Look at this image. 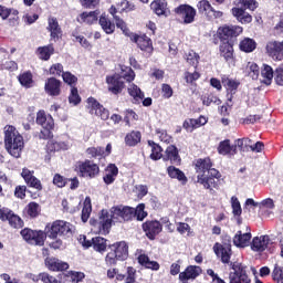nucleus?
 <instances>
[{
	"mask_svg": "<svg viewBox=\"0 0 283 283\" xmlns=\"http://www.w3.org/2000/svg\"><path fill=\"white\" fill-rule=\"evenodd\" d=\"M134 218V208L127 206H115L111 208V213L107 210H102L98 220H91L99 229L102 235H107L112 229V222H129Z\"/></svg>",
	"mask_w": 283,
	"mask_h": 283,
	"instance_id": "1",
	"label": "nucleus"
},
{
	"mask_svg": "<svg viewBox=\"0 0 283 283\" xmlns=\"http://www.w3.org/2000/svg\"><path fill=\"white\" fill-rule=\"evenodd\" d=\"M195 169L197 174V182L202 185L205 189H213L218 187L220 178V171L213 168V163L210 158L198 159L195 164Z\"/></svg>",
	"mask_w": 283,
	"mask_h": 283,
	"instance_id": "2",
	"label": "nucleus"
},
{
	"mask_svg": "<svg viewBox=\"0 0 283 283\" xmlns=\"http://www.w3.org/2000/svg\"><path fill=\"white\" fill-rule=\"evenodd\" d=\"M4 147L13 158H21L24 147L23 136L14 126L4 127Z\"/></svg>",
	"mask_w": 283,
	"mask_h": 283,
	"instance_id": "3",
	"label": "nucleus"
},
{
	"mask_svg": "<svg viewBox=\"0 0 283 283\" xmlns=\"http://www.w3.org/2000/svg\"><path fill=\"white\" fill-rule=\"evenodd\" d=\"M258 8V1L255 0H239V7L232 8V15L237 18L239 23H251L253 17L247 13V10H255Z\"/></svg>",
	"mask_w": 283,
	"mask_h": 283,
	"instance_id": "4",
	"label": "nucleus"
},
{
	"mask_svg": "<svg viewBox=\"0 0 283 283\" xmlns=\"http://www.w3.org/2000/svg\"><path fill=\"white\" fill-rule=\"evenodd\" d=\"M74 171H76L80 178H96L98 174H101V167H98L95 163L90 159L84 161H76L74 166Z\"/></svg>",
	"mask_w": 283,
	"mask_h": 283,
	"instance_id": "5",
	"label": "nucleus"
},
{
	"mask_svg": "<svg viewBox=\"0 0 283 283\" xmlns=\"http://www.w3.org/2000/svg\"><path fill=\"white\" fill-rule=\"evenodd\" d=\"M36 124L42 127L40 138L43 140L52 138V129H54V118H52V115H45V111L38 112Z\"/></svg>",
	"mask_w": 283,
	"mask_h": 283,
	"instance_id": "6",
	"label": "nucleus"
},
{
	"mask_svg": "<svg viewBox=\"0 0 283 283\" xmlns=\"http://www.w3.org/2000/svg\"><path fill=\"white\" fill-rule=\"evenodd\" d=\"M71 234V223L64 220H56L46 232V238H50V240H56L57 237H70Z\"/></svg>",
	"mask_w": 283,
	"mask_h": 283,
	"instance_id": "7",
	"label": "nucleus"
},
{
	"mask_svg": "<svg viewBox=\"0 0 283 283\" xmlns=\"http://www.w3.org/2000/svg\"><path fill=\"white\" fill-rule=\"evenodd\" d=\"M21 235L28 244H33L34 247H43L45 244V239L48 238V234L45 232L39 230H32L29 228H24L21 230Z\"/></svg>",
	"mask_w": 283,
	"mask_h": 283,
	"instance_id": "8",
	"label": "nucleus"
},
{
	"mask_svg": "<svg viewBox=\"0 0 283 283\" xmlns=\"http://www.w3.org/2000/svg\"><path fill=\"white\" fill-rule=\"evenodd\" d=\"M233 272L229 273V283H251V279L249 274H247V266L242 265V263H230Z\"/></svg>",
	"mask_w": 283,
	"mask_h": 283,
	"instance_id": "9",
	"label": "nucleus"
},
{
	"mask_svg": "<svg viewBox=\"0 0 283 283\" xmlns=\"http://www.w3.org/2000/svg\"><path fill=\"white\" fill-rule=\"evenodd\" d=\"M176 17L182 19L186 25L196 21V9L189 4H180L174 9Z\"/></svg>",
	"mask_w": 283,
	"mask_h": 283,
	"instance_id": "10",
	"label": "nucleus"
},
{
	"mask_svg": "<svg viewBox=\"0 0 283 283\" xmlns=\"http://www.w3.org/2000/svg\"><path fill=\"white\" fill-rule=\"evenodd\" d=\"M87 109L92 116H97L102 120H107L109 118V111L101 105L94 97L87 98Z\"/></svg>",
	"mask_w": 283,
	"mask_h": 283,
	"instance_id": "11",
	"label": "nucleus"
},
{
	"mask_svg": "<svg viewBox=\"0 0 283 283\" xmlns=\"http://www.w3.org/2000/svg\"><path fill=\"white\" fill-rule=\"evenodd\" d=\"M106 84L108 85V92H111V94L118 95L125 90V82H123V77L118 73L107 75Z\"/></svg>",
	"mask_w": 283,
	"mask_h": 283,
	"instance_id": "12",
	"label": "nucleus"
},
{
	"mask_svg": "<svg viewBox=\"0 0 283 283\" xmlns=\"http://www.w3.org/2000/svg\"><path fill=\"white\" fill-rule=\"evenodd\" d=\"M0 220H2V221L8 220L10 227H13V229L23 228V220L20 219L19 216L12 213V210H10L8 208L0 209Z\"/></svg>",
	"mask_w": 283,
	"mask_h": 283,
	"instance_id": "13",
	"label": "nucleus"
},
{
	"mask_svg": "<svg viewBox=\"0 0 283 283\" xmlns=\"http://www.w3.org/2000/svg\"><path fill=\"white\" fill-rule=\"evenodd\" d=\"M132 41L138 45L142 52H145L147 56H151V52H154V45L149 36L147 35H136L134 34Z\"/></svg>",
	"mask_w": 283,
	"mask_h": 283,
	"instance_id": "14",
	"label": "nucleus"
},
{
	"mask_svg": "<svg viewBox=\"0 0 283 283\" xmlns=\"http://www.w3.org/2000/svg\"><path fill=\"white\" fill-rule=\"evenodd\" d=\"M213 251L223 264H229L231 262V255H233V252L231 251L230 244L216 243L213 245Z\"/></svg>",
	"mask_w": 283,
	"mask_h": 283,
	"instance_id": "15",
	"label": "nucleus"
},
{
	"mask_svg": "<svg viewBox=\"0 0 283 283\" xmlns=\"http://www.w3.org/2000/svg\"><path fill=\"white\" fill-rule=\"evenodd\" d=\"M143 231L149 240H156V235L163 232V224L159 221H146L143 223Z\"/></svg>",
	"mask_w": 283,
	"mask_h": 283,
	"instance_id": "16",
	"label": "nucleus"
},
{
	"mask_svg": "<svg viewBox=\"0 0 283 283\" xmlns=\"http://www.w3.org/2000/svg\"><path fill=\"white\" fill-rule=\"evenodd\" d=\"M46 30L51 34V41H59V39H62L63 36V30L61 29V25L59 24V20L54 17H50L48 19V27Z\"/></svg>",
	"mask_w": 283,
	"mask_h": 283,
	"instance_id": "17",
	"label": "nucleus"
},
{
	"mask_svg": "<svg viewBox=\"0 0 283 283\" xmlns=\"http://www.w3.org/2000/svg\"><path fill=\"white\" fill-rule=\"evenodd\" d=\"M220 39L227 41V39H232L233 36H240L242 34L243 29L240 25H226L221 27L218 30Z\"/></svg>",
	"mask_w": 283,
	"mask_h": 283,
	"instance_id": "18",
	"label": "nucleus"
},
{
	"mask_svg": "<svg viewBox=\"0 0 283 283\" xmlns=\"http://www.w3.org/2000/svg\"><path fill=\"white\" fill-rule=\"evenodd\" d=\"M202 273V269L198 265H190L184 272L179 273V280L182 283L189 282V280H196Z\"/></svg>",
	"mask_w": 283,
	"mask_h": 283,
	"instance_id": "19",
	"label": "nucleus"
},
{
	"mask_svg": "<svg viewBox=\"0 0 283 283\" xmlns=\"http://www.w3.org/2000/svg\"><path fill=\"white\" fill-rule=\"evenodd\" d=\"M111 250L117 254L118 260L122 262L129 258V245H127V242L125 241H119L112 244Z\"/></svg>",
	"mask_w": 283,
	"mask_h": 283,
	"instance_id": "20",
	"label": "nucleus"
},
{
	"mask_svg": "<svg viewBox=\"0 0 283 283\" xmlns=\"http://www.w3.org/2000/svg\"><path fill=\"white\" fill-rule=\"evenodd\" d=\"M44 92L49 94V96H60L61 95V81L56 80V77H50L46 80L44 85Z\"/></svg>",
	"mask_w": 283,
	"mask_h": 283,
	"instance_id": "21",
	"label": "nucleus"
},
{
	"mask_svg": "<svg viewBox=\"0 0 283 283\" xmlns=\"http://www.w3.org/2000/svg\"><path fill=\"white\" fill-rule=\"evenodd\" d=\"M270 242L271 238L269 235L255 237L252 240L251 249L252 251H258L259 253H262L263 251H266Z\"/></svg>",
	"mask_w": 283,
	"mask_h": 283,
	"instance_id": "22",
	"label": "nucleus"
},
{
	"mask_svg": "<svg viewBox=\"0 0 283 283\" xmlns=\"http://www.w3.org/2000/svg\"><path fill=\"white\" fill-rule=\"evenodd\" d=\"M218 154L221 156H235V154H238V146L231 145V140L224 139L219 143Z\"/></svg>",
	"mask_w": 283,
	"mask_h": 283,
	"instance_id": "23",
	"label": "nucleus"
},
{
	"mask_svg": "<svg viewBox=\"0 0 283 283\" xmlns=\"http://www.w3.org/2000/svg\"><path fill=\"white\" fill-rule=\"evenodd\" d=\"M45 265L50 271H67L70 269L67 262H63L56 258H46Z\"/></svg>",
	"mask_w": 283,
	"mask_h": 283,
	"instance_id": "24",
	"label": "nucleus"
},
{
	"mask_svg": "<svg viewBox=\"0 0 283 283\" xmlns=\"http://www.w3.org/2000/svg\"><path fill=\"white\" fill-rule=\"evenodd\" d=\"M165 161L170 160L171 165H180V155L178 154V148L175 145H169L166 148L165 155L163 157Z\"/></svg>",
	"mask_w": 283,
	"mask_h": 283,
	"instance_id": "25",
	"label": "nucleus"
},
{
	"mask_svg": "<svg viewBox=\"0 0 283 283\" xmlns=\"http://www.w3.org/2000/svg\"><path fill=\"white\" fill-rule=\"evenodd\" d=\"M150 10H153L157 17H167V14H169V8H167L165 0H154L150 3Z\"/></svg>",
	"mask_w": 283,
	"mask_h": 283,
	"instance_id": "26",
	"label": "nucleus"
},
{
	"mask_svg": "<svg viewBox=\"0 0 283 283\" xmlns=\"http://www.w3.org/2000/svg\"><path fill=\"white\" fill-rule=\"evenodd\" d=\"M98 14H101V11L98 10L83 12L77 18V23H86V25H93V23H96V21H98Z\"/></svg>",
	"mask_w": 283,
	"mask_h": 283,
	"instance_id": "27",
	"label": "nucleus"
},
{
	"mask_svg": "<svg viewBox=\"0 0 283 283\" xmlns=\"http://www.w3.org/2000/svg\"><path fill=\"white\" fill-rule=\"evenodd\" d=\"M118 176V167L114 164H109L105 169L103 181L105 185H114L116 177Z\"/></svg>",
	"mask_w": 283,
	"mask_h": 283,
	"instance_id": "28",
	"label": "nucleus"
},
{
	"mask_svg": "<svg viewBox=\"0 0 283 283\" xmlns=\"http://www.w3.org/2000/svg\"><path fill=\"white\" fill-rule=\"evenodd\" d=\"M273 67L269 64H263V67L261 69V76H260V83H263L264 85H271L273 83Z\"/></svg>",
	"mask_w": 283,
	"mask_h": 283,
	"instance_id": "29",
	"label": "nucleus"
},
{
	"mask_svg": "<svg viewBox=\"0 0 283 283\" xmlns=\"http://www.w3.org/2000/svg\"><path fill=\"white\" fill-rule=\"evenodd\" d=\"M249 242H251V232L242 233V231H238L233 238V244L241 249L249 247Z\"/></svg>",
	"mask_w": 283,
	"mask_h": 283,
	"instance_id": "30",
	"label": "nucleus"
},
{
	"mask_svg": "<svg viewBox=\"0 0 283 283\" xmlns=\"http://www.w3.org/2000/svg\"><path fill=\"white\" fill-rule=\"evenodd\" d=\"M167 174L169 178H172L174 180H178L179 182H181V185H185L186 182H188V179L185 172L179 168H176L175 166H169L167 168Z\"/></svg>",
	"mask_w": 283,
	"mask_h": 283,
	"instance_id": "31",
	"label": "nucleus"
},
{
	"mask_svg": "<svg viewBox=\"0 0 283 283\" xmlns=\"http://www.w3.org/2000/svg\"><path fill=\"white\" fill-rule=\"evenodd\" d=\"M221 83L229 94H235V92H238V87H240V82L230 78L227 75H222Z\"/></svg>",
	"mask_w": 283,
	"mask_h": 283,
	"instance_id": "32",
	"label": "nucleus"
},
{
	"mask_svg": "<svg viewBox=\"0 0 283 283\" xmlns=\"http://www.w3.org/2000/svg\"><path fill=\"white\" fill-rule=\"evenodd\" d=\"M138 263L145 269H150V271H158L160 269V264L156 261L149 260L147 254H140L138 256Z\"/></svg>",
	"mask_w": 283,
	"mask_h": 283,
	"instance_id": "33",
	"label": "nucleus"
},
{
	"mask_svg": "<svg viewBox=\"0 0 283 283\" xmlns=\"http://www.w3.org/2000/svg\"><path fill=\"white\" fill-rule=\"evenodd\" d=\"M99 25L106 34H114V30H116V24L105 15L99 17Z\"/></svg>",
	"mask_w": 283,
	"mask_h": 283,
	"instance_id": "34",
	"label": "nucleus"
},
{
	"mask_svg": "<svg viewBox=\"0 0 283 283\" xmlns=\"http://www.w3.org/2000/svg\"><path fill=\"white\" fill-rule=\"evenodd\" d=\"M220 54L226 61H233V45L229 42H223L219 46Z\"/></svg>",
	"mask_w": 283,
	"mask_h": 283,
	"instance_id": "35",
	"label": "nucleus"
},
{
	"mask_svg": "<svg viewBox=\"0 0 283 283\" xmlns=\"http://www.w3.org/2000/svg\"><path fill=\"white\" fill-rule=\"evenodd\" d=\"M128 94L132 96L135 103H140L145 98V93L136 84H130L128 87Z\"/></svg>",
	"mask_w": 283,
	"mask_h": 283,
	"instance_id": "36",
	"label": "nucleus"
},
{
	"mask_svg": "<svg viewBox=\"0 0 283 283\" xmlns=\"http://www.w3.org/2000/svg\"><path fill=\"white\" fill-rule=\"evenodd\" d=\"M67 149V144L65 142H54L49 140L46 144V151L48 154H54V151H65Z\"/></svg>",
	"mask_w": 283,
	"mask_h": 283,
	"instance_id": "37",
	"label": "nucleus"
},
{
	"mask_svg": "<svg viewBox=\"0 0 283 283\" xmlns=\"http://www.w3.org/2000/svg\"><path fill=\"white\" fill-rule=\"evenodd\" d=\"M93 249L97 253H105L107 251V239L103 237L93 238Z\"/></svg>",
	"mask_w": 283,
	"mask_h": 283,
	"instance_id": "38",
	"label": "nucleus"
},
{
	"mask_svg": "<svg viewBox=\"0 0 283 283\" xmlns=\"http://www.w3.org/2000/svg\"><path fill=\"white\" fill-rule=\"evenodd\" d=\"M140 138H142L140 132L133 130L125 136V143L128 147H136V145L140 143Z\"/></svg>",
	"mask_w": 283,
	"mask_h": 283,
	"instance_id": "39",
	"label": "nucleus"
},
{
	"mask_svg": "<svg viewBox=\"0 0 283 283\" xmlns=\"http://www.w3.org/2000/svg\"><path fill=\"white\" fill-rule=\"evenodd\" d=\"M38 54L42 61H50V56L54 54V45L49 44L46 46H40L38 49Z\"/></svg>",
	"mask_w": 283,
	"mask_h": 283,
	"instance_id": "40",
	"label": "nucleus"
},
{
	"mask_svg": "<svg viewBox=\"0 0 283 283\" xmlns=\"http://www.w3.org/2000/svg\"><path fill=\"white\" fill-rule=\"evenodd\" d=\"M92 214V199L86 197L84 200V206L82 209V221L87 222L90 220V216Z\"/></svg>",
	"mask_w": 283,
	"mask_h": 283,
	"instance_id": "41",
	"label": "nucleus"
},
{
	"mask_svg": "<svg viewBox=\"0 0 283 283\" xmlns=\"http://www.w3.org/2000/svg\"><path fill=\"white\" fill-rule=\"evenodd\" d=\"M231 207H232V213L234 218H238V222L240 224L241 222L240 216H242V206L240 205V200L238 199V197L233 196L231 198Z\"/></svg>",
	"mask_w": 283,
	"mask_h": 283,
	"instance_id": "42",
	"label": "nucleus"
},
{
	"mask_svg": "<svg viewBox=\"0 0 283 283\" xmlns=\"http://www.w3.org/2000/svg\"><path fill=\"white\" fill-rule=\"evenodd\" d=\"M149 147H151V154L150 158L151 160H160L163 157V147L160 145L154 143V142H148Z\"/></svg>",
	"mask_w": 283,
	"mask_h": 283,
	"instance_id": "43",
	"label": "nucleus"
},
{
	"mask_svg": "<svg viewBox=\"0 0 283 283\" xmlns=\"http://www.w3.org/2000/svg\"><path fill=\"white\" fill-rule=\"evenodd\" d=\"M255 46L256 44L251 38H245L240 42V45H239L240 50L247 53L253 52V50H255Z\"/></svg>",
	"mask_w": 283,
	"mask_h": 283,
	"instance_id": "44",
	"label": "nucleus"
},
{
	"mask_svg": "<svg viewBox=\"0 0 283 283\" xmlns=\"http://www.w3.org/2000/svg\"><path fill=\"white\" fill-rule=\"evenodd\" d=\"M19 82L22 85V87H32L34 81L32 80V73L31 72H24L19 75Z\"/></svg>",
	"mask_w": 283,
	"mask_h": 283,
	"instance_id": "45",
	"label": "nucleus"
},
{
	"mask_svg": "<svg viewBox=\"0 0 283 283\" xmlns=\"http://www.w3.org/2000/svg\"><path fill=\"white\" fill-rule=\"evenodd\" d=\"M197 8L199 10V13L205 14L206 17H209L211 10L213 9V7H211V3H209V1L207 0L199 1Z\"/></svg>",
	"mask_w": 283,
	"mask_h": 283,
	"instance_id": "46",
	"label": "nucleus"
},
{
	"mask_svg": "<svg viewBox=\"0 0 283 283\" xmlns=\"http://www.w3.org/2000/svg\"><path fill=\"white\" fill-rule=\"evenodd\" d=\"M133 218L143 221L147 218V212L145 211V203H139L136 209L133 208Z\"/></svg>",
	"mask_w": 283,
	"mask_h": 283,
	"instance_id": "47",
	"label": "nucleus"
},
{
	"mask_svg": "<svg viewBox=\"0 0 283 283\" xmlns=\"http://www.w3.org/2000/svg\"><path fill=\"white\" fill-rule=\"evenodd\" d=\"M27 213L30 216V218H36V216L41 213V207L36 202H30L27 206Z\"/></svg>",
	"mask_w": 283,
	"mask_h": 283,
	"instance_id": "48",
	"label": "nucleus"
},
{
	"mask_svg": "<svg viewBox=\"0 0 283 283\" xmlns=\"http://www.w3.org/2000/svg\"><path fill=\"white\" fill-rule=\"evenodd\" d=\"M202 103L207 107H209V105H222V101L219 99V97L213 95V94H209L207 96H203L202 97Z\"/></svg>",
	"mask_w": 283,
	"mask_h": 283,
	"instance_id": "49",
	"label": "nucleus"
},
{
	"mask_svg": "<svg viewBox=\"0 0 283 283\" xmlns=\"http://www.w3.org/2000/svg\"><path fill=\"white\" fill-rule=\"evenodd\" d=\"M62 78H63L64 83H66L71 87H74V85H76V83L78 81V77H76L71 72H63L62 73Z\"/></svg>",
	"mask_w": 283,
	"mask_h": 283,
	"instance_id": "50",
	"label": "nucleus"
},
{
	"mask_svg": "<svg viewBox=\"0 0 283 283\" xmlns=\"http://www.w3.org/2000/svg\"><path fill=\"white\" fill-rule=\"evenodd\" d=\"M186 61L187 63H189V65H193L195 67H197L200 61V55H198V53L193 51H190L186 54Z\"/></svg>",
	"mask_w": 283,
	"mask_h": 283,
	"instance_id": "51",
	"label": "nucleus"
},
{
	"mask_svg": "<svg viewBox=\"0 0 283 283\" xmlns=\"http://www.w3.org/2000/svg\"><path fill=\"white\" fill-rule=\"evenodd\" d=\"M182 127H184V129H186V132L191 134V132H193V129H198V120H196L193 118L186 119L184 122Z\"/></svg>",
	"mask_w": 283,
	"mask_h": 283,
	"instance_id": "52",
	"label": "nucleus"
},
{
	"mask_svg": "<svg viewBox=\"0 0 283 283\" xmlns=\"http://www.w3.org/2000/svg\"><path fill=\"white\" fill-rule=\"evenodd\" d=\"M272 277L276 283H283V266L275 265L272 272Z\"/></svg>",
	"mask_w": 283,
	"mask_h": 283,
	"instance_id": "53",
	"label": "nucleus"
},
{
	"mask_svg": "<svg viewBox=\"0 0 283 283\" xmlns=\"http://www.w3.org/2000/svg\"><path fill=\"white\" fill-rule=\"evenodd\" d=\"M86 154L91 156V158H104L103 157V147H91L86 149Z\"/></svg>",
	"mask_w": 283,
	"mask_h": 283,
	"instance_id": "54",
	"label": "nucleus"
},
{
	"mask_svg": "<svg viewBox=\"0 0 283 283\" xmlns=\"http://www.w3.org/2000/svg\"><path fill=\"white\" fill-rule=\"evenodd\" d=\"M69 102L72 105H78V103H81V96L78 95V88L77 87H72L71 88V94L69 96Z\"/></svg>",
	"mask_w": 283,
	"mask_h": 283,
	"instance_id": "55",
	"label": "nucleus"
},
{
	"mask_svg": "<svg viewBox=\"0 0 283 283\" xmlns=\"http://www.w3.org/2000/svg\"><path fill=\"white\" fill-rule=\"evenodd\" d=\"M118 262V256L114 250L108 252L105 256V263L107 266H115V264Z\"/></svg>",
	"mask_w": 283,
	"mask_h": 283,
	"instance_id": "56",
	"label": "nucleus"
},
{
	"mask_svg": "<svg viewBox=\"0 0 283 283\" xmlns=\"http://www.w3.org/2000/svg\"><path fill=\"white\" fill-rule=\"evenodd\" d=\"M122 80L125 78L128 83H132L134 78H136V73H134V70L132 67H125L122 70Z\"/></svg>",
	"mask_w": 283,
	"mask_h": 283,
	"instance_id": "57",
	"label": "nucleus"
},
{
	"mask_svg": "<svg viewBox=\"0 0 283 283\" xmlns=\"http://www.w3.org/2000/svg\"><path fill=\"white\" fill-rule=\"evenodd\" d=\"M274 81L276 85L283 86V64L279 65L274 71Z\"/></svg>",
	"mask_w": 283,
	"mask_h": 283,
	"instance_id": "58",
	"label": "nucleus"
},
{
	"mask_svg": "<svg viewBox=\"0 0 283 283\" xmlns=\"http://www.w3.org/2000/svg\"><path fill=\"white\" fill-rule=\"evenodd\" d=\"M249 76L253 81H258V78H260V66H258V64H255V63L250 64Z\"/></svg>",
	"mask_w": 283,
	"mask_h": 283,
	"instance_id": "59",
	"label": "nucleus"
},
{
	"mask_svg": "<svg viewBox=\"0 0 283 283\" xmlns=\"http://www.w3.org/2000/svg\"><path fill=\"white\" fill-rule=\"evenodd\" d=\"M53 185H55V187L63 188L65 187V185H67V178L61 176L60 174H56L53 177Z\"/></svg>",
	"mask_w": 283,
	"mask_h": 283,
	"instance_id": "60",
	"label": "nucleus"
},
{
	"mask_svg": "<svg viewBox=\"0 0 283 283\" xmlns=\"http://www.w3.org/2000/svg\"><path fill=\"white\" fill-rule=\"evenodd\" d=\"M114 20L117 28H120V30L124 32V34L129 35V29H127V24L123 19H120L118 15H114Z\"/></svg>",
	"mask_w": 283,
	"mask_h": 283,
	"instance_id": "61",
	"label": "nucleus"
},
{
	"mask_svg": "<svg viewBox=\"0 0 283 283\" xmlns=\"http://www.w3.org/2000/svg\"><path fill=\"white\" fill-rule=\"evenodd\" d=\"M161 94L164 98H171L174 96V88L169 84L161 85Z\"/></svg>",
	"mask_w": 283,
	"mask_h": 283,
	"instance_id": "62",
	"label": "nucleus"
},
{
	"mask_svg": "<svg viewBox=\"0 0 283 283\" xmlns=\"http://www.w3.org/2000/svg\"><path fill=\"white\" fill-rule=\"evenodd\" d=\"M207 275L212 279L211 283H226L224 280H222L212 269L207 270Z\"/></svg>",
	"mask_w": 283,
	"mask_h": 283,
	"instance_id": "63",
	"label": "nucleus"
},
{
	"mask_svg": "<svg viewBox=\"0 0 283 283\" xmlns=\"http://www.w3.org/2000/svg\"><path fill=\"white\" fill-rule=\"evenodd\" d=\"M185 78H186L187 83H193L195 81H198V78H200V73H198L196 71L193 73L187 72L185 74Z\"/></svg>",
	"mask_w": 283,
	"mask_h": 283,
	"instance_id": "64",
	"label": "nucleus"
}]
</instances>
